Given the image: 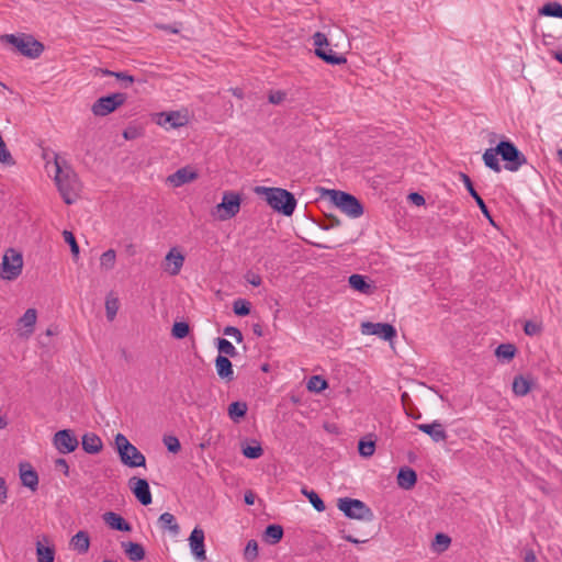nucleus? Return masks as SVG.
<instances>
[{"label":"nucleus","mask_w":562,"mask_h":562,"mask_svg":"<svg viewBox=\"0 0 562 562\" xmlns=\"http://www.w3.org/2000/svg\"><path fill=\"white\" fill-rule=\"evenodd\" d=\"M55 182L58 191L66 204H72L81 188L77 173L65 160L60 161L57 155H55Z\"/></svg>","instance_id":"nucleus-1"},{"label":"nucleus","mask_w":562,"mask_h":562,"mask_svg":"<svg viewBox=\"0 0 562 562\" xmlns=\"http://www.w3.org/2000/svg\"><path fill=\"white\" fill-rule=\"evenodd\" d=\"M256 192L263 193L267 203L277 212L291 216L296 206V199L293 193L281 188L257 187Z\"/></svg>","instance_id":"nucleus-2"},{"label":"nucleus","mask_w":562,"mask_h":562,"mask_svg":"<svg viewBox=\"0 0 562 562\" xmlns=\"http://www.w3.org/2000/svg\"><path fill=\"white\" fill-rule=\"evenodd\" d=\"M115 446L120 460L130 468L145 467V456L123 434L115 436Z\"/></svg>","instance_id":"nucleus-3"},{"label":"nucleus","mask_w":562,"mask_h":562,"mask_svg":"<svg viewBox=\"0 0 562 562\" xmlns=\"http://www.w3.org/2000/svg\"><path fill=\"white\" fill-rule=\"evenodd\" d=\"M3 40L13 45L23 56L35 59L44 52V45L30 34H7Z\"/></svg>","instance_id":"nucleus-4"},{"label":"nucleus","mask_w":562,"mask_h":562,"mask_svg":"<svg viewBox=\"0 0 562 562\" xmlns=\"http://www.w3.org/2000/svg\"><path fill=\"white\" fill-rule=\"evenodd\" d=\"M327 194L330 201L348 216L358 218L363 214V206L355 195L339 190H328Z\"/></svg>","instance_id":"nucleus-5"},{"label":"nucleus","mask_w":562,"mask_h":562,"mask_svg":"<svg viewBox=\"0 0 562 562\" xmlns=\"http://www.w3.org/2000/svg\"><path fill=\"white\" fill-rule=\"evenodd\" d=\"M497 153L505 161V169L508 171H517L521 166L527 164V158L510 140H501L497 144Z\"/></svg>","instance_id":"nucleus-6"},{"label":"nucleus","mask_w":562,"mask_h":562,"mask_svg":"<svg viewBox=\"0 0 562 562\" xmlns=\"http://www.w3.org/2000/svg\"><path fill=\"white\" fill-rule=\"evenodd\" d=\"M337 507L350 519L371 520L373 517L370 507L360 499L349 497L339 498Z\"/></svg>","instance_id":"nucleus-7"},{"label":"nucleus","mask_w":562,"mask_h":562,"mask_svg":"<svg viewBox=\"0 0 562 562\" xmlns=\"http://www.w3.org/2000/svg\"><path fill=\"white\" fill-rule=\"evenodd\" d=\"M313 44L315 46V55L330 65H341L347 61L346 57L336 54L327 40V36L322 32H316L313 36Z\"/></svg>","instance_id":"nucleus-8"},{"label":"nucleus","mask_w":562,"mask_h":562,"mask_svg":"<svg viewBox=\"0 0 562 562\" xmlns=\"http://www.w3.org/2000/svg\"><path fill=\"white\" fill-rule=\"evenodd\" d=\"M23 258L22 255L14 249H8L2 258L0 277L3 280H15L22 272Z\"/></svg>","instance_id":"nucleus-9"},{"label":"nucleus","mask_w":562,"mask_h":562,"mask_svg":"<svg viewBox=\"0 0 562 562\" xmlns=\"http://www.w3.org/2000/svg\"><path fill=\"white\" fill-rule=\"evenodd\" d=\"M126 101V94L122 92L112 93L99 98L91 106V111L95 116H105L114 112Z\"/></svg>","instance_id":"nucleus-10"},{"label":"nucleus","mask_w":562,"mask_h":562,"mask_svg":"<svg viewBox=\"0 0 562 562\" xmlns=\"http://www.w3.org/2000/svg\"><path fill=\"white\" fill-rule=\"evenodd\" d=\"M240 202L241 199L238 193L232 191L225 192L222 202L216 206L220 218L225 221L234 217L240 210Z\"/></svg>","instance_id":"nucleus-11"},{"label":"nucleus","mask_w":562,"mask_h":562,"mask_svg":"<svg viewBox=\"0 0 562 562\" xmlns=\"http://www.w3.org/2000/svg\"><path fill=\"white\" fill-rule=\"evenodd\" d=\"M361 333L363 335H375L387 341H391L396 336L395 327L387 323L363 322L361 324Z\"/></svg>","instance_id":"nucleus-12"},{"label":"nucleus","mask_w":562,"mask_h":562,"mask_svg":"<svg viewBox=\"0 0 562 562\" xmlns=\"http://www.w3.org/2000/svg\"><path fill=\"white\" fill-rule=\"evenodd\" d=\"M53 442L56 449L63 454L75 451L79 445L77 437L70 429H63L57 431L54 435Z\"/></svg>","instance_id":"nucleus-13"},{"label":"nucleus","mask_w":562,"mask_h":562,"mask_svg":"<svg viewBox=\"0 0 562 562\" xmlns=\"http://www.w3.org/2000/svg\"><path fill=\"white\" fill-rule=\"evenodd\" d=\"M128 486L142 505H149L153 501L149 484L145 479L131 477Z\"/></svg>","instance_id":"nucleus-14"},{"label":"nucleus","mask_w":562,"mask_h":562,"mask_svg":"<svg viewBox=\"0 0 562 562\" xmlns=\"http://www.w3.org/2000/svg\"><path fill=\"white\" fill-rule=\"evenodd\" d=\"M189 546L196 560L204 561L206 559L204 549V531L201 528L195 527L192 530L189 537Z\"/></svg>","instance_id":"nucleus-15"},{"label":"nucleus","mask_w":562,"mask_h":562,"mask_svg":"<svg viewBox=\"0 0 562 562\" xmlns=\"http://www.w3.org/2000/svg\"><path fill=\"white\" fill-rule=\"evenodd\" d=\"M187 116L178 111L160 112L157 114L156 123L160 126L177 128L186 125Z\"/></svg>","instance_id":"nucleus-16"},{"label":"nucleus","mask_w":562,"mask_h":562,"mask_svg":"<svg viewBox=\"0 0 562 562\" xmlns=\"http://www.w3.org/2000/svg\"><path fill=\"white\" fill-rule=\"evenodd\" d=\"M198 178V172L190 167H183L171 173L167 178V182L175 188H179L186 183L192 182Z\"/></svg>","instance_id":"nucleus-17"},{"label":"nucleus","mask_w":562,"mask_h":562,"mask_svg":"<svg viewBox=\"0 0 562 562\" xmlns=\"http://www.w3.org/2000/svg\"><path fill=\"white\" fill-rule=\"evenodd\" d=\"M184 262V256L177 250V248H171L169 252L165 257V266L164 269L170 276H177Z\"/></svg>","instance_id":"nucleus-18"},{"label":"nucleus","mask_w":562,"mask_h":562,"mask_svg":"<svg viewBox=\"0 0 562 562\" xmlns=\"http://www.w3.org/2000/svg\"><path fill=\"white\" fill-rule=\"evenodd\" d=\"M460 178H461L462 182L464 183L470 195L475 200V202H476L477 206L480 207L481 212L483 213V215L488 220V222L492 225H495L485 202L483 201V199L480 196V194L474 189L470 177L463 172H460Z\"/></svg>","instance_id":"nucleus-19"},{"label":"nucleus","mask_w":562,"mask_h":562,"mask_svg":"<svg viewBox=\"0 0 562 562\" xmlns=\"http://www.w3.org/2000/svg\"><path fill=\"white\" fill-rule=\"evenodd\" d=\"M417 428L424 434H427L435 442H441L447 439V432L443 425L438 420H435L431 424H418Z\"/></svg>","instance_id":"nucleus-20"},{"label":"nucleus","mask_w":562,"mask_h":562,"mask_svg":"<svg viewBox=\"0 0 562 562\" xmlns=\"http://www.w3.org/2000/svg\"><path fill=\"white\" fill-rule=\"evenodd\" d=\"M102 519L111 529L117 531L130 532L132 526L121 515L114 512H106L102 515Z\"/></svg>","instance_id":"nucleus-21"},{"label":"nucleus","mask_w":562,"mask_h":562,"mask_svg":"<svg viewBox=\"0 0 562 562\" xmlns=\"http://www.w3.org/2000/svg\"><path fill=\"white\" fill-rule=\"evenodd\" d=\"M20 479L24 486L35 491L38 485V475L29 463L20 464Z\"/></svg>","instance_id":"nucleus-22"},{"label":"nucleus","mask_w":562,"mask_h":562,"mask_svg":"<svg viewBox=\"0 0 562 562\" xmlns=\"http://www.w3.org/2000/svg\"><path fill=\"white\" fill-rule=\"evenodd\" d=\"M215 369H216L217 375L221 379L226 380L227 382H229L234 379L233 364L226 356L218 355L216 357Z\"/></svg>","instance_id":"nucleus-23"},{"label":"nucleus","mask_w":562,"mask_h":562,"mask_svg":"<svg viewBox=\"0 0 562 562\" xmlns=\"http://www.w3.org/2000/svg\"><path fill=\"white\" fill-rule=\"evenodd\" d=\"M416 482L417 474L413 469L408 467H403L400 469L397 474V484L400 487L404 490H411L415 486Z\"/></svg>","instance_id":"nucleus-24"},{"label":"nucleus","mask_w":562,"mask_h":562,"mask_svg":"<svg viewBox=\"0 0 562 562\" xmlns=\"http://www.w3.org/2000/svg\"><path fill=\"white\" fill-rule=\"evenodd\" d=\"M70 547L79 554H85L90 548V537L87 531L80 530L70 539Z\"/></svg>","instance_id":"nucleus-25"},{"label":"nucleus","mask_w":562,"mask_h":562,"mask_svg":"<svg viewBox=\"0 0 562 562\" xmlns=\"http://www.w3.org/2000/svg\"><path fill=\"white\" fill-rule=\"evenodd\" d=\"M81 445L85 452L90 454H95L103 448L100 437L92 432H88L82 436Z\"/></svg>","instance_id":"nucleus-26"},{"label":"nucleus","mask_w":562,"mask_h":562,"mask_svg":"<svg viewBox=\"0 0 562 562\" xmlns=\"http://www.w3.org/2000/svg\"><path fill=\"white\" fill-rule=\"evenodd\" d=\"M158 527L162 531H169L172 536H178L180 526L178 525L175 516L170 513H164L158 518Z\"/></svg>","instance_id":"nucleus-27"},{"label":"nucleus","mask_w":562,"mask_h":562,"mask_svg":"<svg viewBox=\"0 0 562 562\" xmlns=\"http://www.w3.org/2000/svg\"><path fill=\"white\" fill-rule=\"evenodd\" d=\"M122 548L127 558L133 562L142 561L145 558V549L137 542H122Z\"/></svg>","instance_id":"nucleus-28"},{"label":"nucleus","mask_w":562,"mask_h":562,"mask_svg":"<svg viewBox=\"0 0 562 562\" xmlns=\"http://www.w3.org/2000/svg\"><path fill=\"white\" fill-rule=\"evenodd\" d=\"M348 282L353 290L363 294H370L374 289V286L368 283L366 278L361 274H351Z\"/></svg>","instance_id":"nucleus-29"},{"label":"nucleus","mask_w":562,"mask_h":562,"mask_svg":"<svg viewBox=\"0 0 562 562\" xmlns=\"http://www.w3.org/2000/svg\"><path fill=\"white\" fill-rule=\"evenodd\" d=\"M496 150H497V146L494 148H487L484 151L482 158L487 168L492 169L495 172H501L502 167H501L498 158H497L499 153H497Z\"/></svg>","instance_id":"nucleus-30"},{"label":"nucleus","mask_w":562,"mask_h":562,"mask_svg":"<svg viewBox=\"0 0 562 562\" xmlns=\"http://www.w3.org/2000/svg\"><path fill=\"white\" fill-rule=\"evenodd\" d=\"M248 411V406L245 402H233L228 406L229 418L238 423L240 418L245 417Z\"/></svg>","instance_id":"nucleus-31"},{"label":"nucleus","mask_w":562,"mask_h":562,"mask_svg":"<svg viewBox=\"0 0 562 562\" xmlns=\"http://www.w3.org/2000/svg\"><path fill=\"white\" fill-rule=\"evenodd\" d=\"M265 540L270 544L278 543L283 537V528L280 525H269L265 530Z\"/></svg>","instance_id":"nucleus-32"},{"label":"nucleus","mask_w":562,"mask_h":562,"mask_svg":"<svg viewBox=\"0 0 562 562\" xmlns=\"http://www.w3.org/2000/svg\"><path fill=\"white\" fill-rule=\"evenodd\" d=\"M37 313L35 308H29L25 311L23 316L19 319V324L26 329V336L33 333L34 325L36 323Z\"/></svg>","instance_id":"nucleus-33"},{"label":"nucleus","mask_w":562,"mask_h":562,"mask_svg":"<svg viewBox=\"0 0 562 562\" xmlns=\"http://www.w3.org/2000/svg\"><path fill=\"white\" fill-rule=\"evenodd\" d=\"M530 391V381L522 375H517L513 381V392L517 396H525Z\"/></svg>","instance_id":"nucleus-34"},{"label":"nucleus","mask_w":562,"mask_h":562,"mask_svg":"<svg viewBox=\"0 0 562 562\" xmlns=\"http://www.w3.org/2000/svg\"><path fill=\"white\" fill-rule=\"evenodd\" d=\"M539 14L562 19V4L559 2H548L539 9Z\"/></svg>","instance_id":"nucleus-35"},{"label":"nucleus","mask_w":562,"mask_h":562,"mask_svg":"<svg viewBox=\"0 0 562 562\" xmlns=\"http://www.w3.org/2000/svg\"><path fill=\"white\" fill-rule=\"evenodd\" d=\"M37 562H54L55 549L52 547H45L41 542L36 544Z\"/></svg>","instance_id":"nucleus-36"},{"label":"nucleus","mask_w":562,"mask_h":562,"mask_svg":"<svg viewBox=\"0 0 562 562\" xmlns=\"http://www.w3.org/2000/svg\"><path fill=\"white\" fill-rule=\"evenodd\" d=\"M119 307H120L119 299L113 296L112 293H110L105 300V313H106L108 321L112 322L115 318Z\"/></svg>","instance_id":"nucleus-37"},{"label":"nucleus","mask_w":562,"mask_h":562,"mask_svg":"<svg viewBox=\"0 0 562 562\" xmlns=\"http://www.w3.org/2000/svg\"><path fill=\"white\" fill-rule=\"evenodd\" d=\"M116 252L113 249L104 251L100 257V267L104 270H112L115 266Z\"/></svg>","instance_id":"nucleus-38"},{"label":"nucleus","mask_w":562,"mask_h":562,"mask_svg":"<svg viewBox=\"0 0 562 562\" xmlns=\"http://www.w3.org/2000/svg\"><path fill=\"white\" fill-rule=\"evenodd\" d=\"M302 494L308 498L310 503L317 512L322 513L325 510V504L316 492L310 491L304 487L302 490Z\"/></svg>","instance_id":"nucleus-39"},{"label":"nucleus","mask_w":562,"mask_h":562,"mask_svg":"<svg viewBox=\"0 0 562 562\" xmlns=\"http://www.w3.org/2000/svg\"><path fill=\"white\" fill-rule=\"evenodd\" d=\"M217 349H218L220 355H223V356L225 355L227 358L228 357L234 358L237 356L236 348L233 346V344L231 341H228L225 338H217Z\"/></svg>","instance_id":"nucleus-40"},{"label":"nucleus","mask_w":562,"mask_h":562,"mask_svg":"<svg viewBox=\"0 0 562 562\" xmlns=\"http://www.w3.org/2000/svg\"><path fill=\"white\" fill-rule=\"evenodd\" d=\"M358 451H359V454L363 458H370L373 456L374 451H375V441L370 439V440H366V439H361L359 440L358 442Z\"/></svg>","instance_id":"nucleus-41"},{"label":"nucleus","mask_w":562,"mask_h":562,"mask_svg":"<svg viewBox=\"0 0 562 562\" xmlns=\"http://www.w3.org/2000/svg\"><path fill=\"white\" fill-rule=\"evenodd\" d=\"M515 353L516 347L513 344H501L495 350V355L498 358H504L507 360L513 359Z\"/></svg>","instance_id":"nucleus-42"},{"label":"nucleus","mask_w":562,"mask_h":562,"mask_svg":"<svg viewBox=\"0 0 562 562\" xmlns=\"http://www.w3.org/2000/svg\"><path fill=\"white\" fill-rule=\"evenodd\" d=\"M327 386V381L321 375H313L307 382V390L312 392H322Z\"/></svg>","instance_id":"nucleus-43"},{"label":"nucleus","mask_w":562,"mask_h":562,"mask_svg":"<svg viewBox=\"0 0 562 562\" xmlns=\"http://www.w3.org/2000/svg\"><path fill=\"white\" fill-rule=\"evenodd\" d=\"M63 237L65 243L69 245L74 259L77 260L79 257V246L77 244L75 235L69 231H64Z\"/></svg>","instance_id":"nucleus-44"},{"label":"nucleus","mask_w":562,"mask_h":562,"mask_svg":"<svg viewBox=\"0 0 562 562\" xmlns=\"http://www.w3.org/2000/svg\"><path fill=\"white\" fill-rule=\"evenodd\" d=\"M244 558L248 562H254L258 558V543L256 540H249L244 550Z\"/></svg>","instance_id":"nucleus-45"},{"label":"nucleus","mask_w":562,"mask_h":562,"mask_svg":"<svg viewBox=\"0 0 562 562\" xmlns=\"http://www.w3.org/2000/svg\"><path fill=\"white\" fill-rule=\"evenodd\" d=\"M190 327L184 322H176L172 326L171 334L175 338L182 339L189 335Z\"/></svg>","instance_id":"nucleus-46"},{"label":"nucleus","mask_w":562,"mask_h":562,"mask_svg":"<svg viewBox=\"0 0 562 562\" xmlns=\"http://www.w3.org/2000/svg\"><path fill=\"white\" fill-rule=\"evenodd\" d=\"M233 311L238 316H246L250 313V303L246 300L238 299L233 304Z\"/></svg>","instance_id":"nucleus-47"},{"label":"nucleus","mask_w":562,"mask_h":562,"mask_svg":"<svg viewBox=\"0 0 562 562\" xmlns=\"http://www.w3.org/2000/svg\"><path fill=\"white\" fill-rule=\"evenodd\" d=\"M241 452L248 459H258L263 454V449L260 443H256L255 446L243 447Z\"/></svg>","instance_id":"nucleus-48"},{"label":"nucleus","mask_w":562,"mask_h":562,"mask_svg":"<svg viewBox=\"0 0 562 562\" xmlns=\"http://www.w3.org/2000/svg\"><path fill=\"white\" fill-rule=\"evenodd\" d=\"M451 543V539L449 536L445 535V533H437L435 536V541H434V546H436V550L439 551V552H442L445 550L448 549V547L450 546Z\"/></svg>","instance_id":"nucleus-49"},{"label":"nucleus","mask_w":562,"mask_h":562,"mask_svg":"<svg viewBox=\"0 0 562 562\" xmlns=\"http://www.w3.org/2000/svg\"><path fill=\"white\" fill-rule=\"evenodd\" d=\"M162 441L169 452L177 453L181 449L180 441L176 436H165Z\"/></svg>","instance_id":"nucleus-50"},{"label":"nucleus","mask_w":562,"mask_h":562,"mask_svg":"<svg viewBox=\"0 0 562 562\" xmlns=\"http://www.w3.org/2000/svg\"><path fill=\"white\" fill-rule=\"evenodd\" d=\"M0 162L8 165V166H13L15 164V161H14L11 153L8 150L4 142H2L0 144Z\"/></svg>","instance_id":"nucleus-51"},{"label":"nucleus","mask_w":562,"mask_h":562,"mask_svg":"<svg viewBox=\"0 0 562 562\" xmlns=\"http://www.w3.org/2000/svg\"><path fill=\"white\" fill-rule=\"evenodd\" d=\"M524 331L528 336H536L541 333V326L532 321H527L524 326Z\"/></svg>","instance_id":"nucleus-52"},{"label":"nucleus","mask_w":562,"mask_h":562,"mask_svg":"<svg viewBox=\"0 0 562 562\" xmlns=\"http://www.w3.org/2000/svg\"><path fill=\"white\" fill-rule=\"evenodd\" d=\"M223 334L233 337L237 342L243 341V334L237 327L226 326L223 330Z\"/></svg>","instance_id":"nucleus-53"},{"label":"nucleus","mask_w":562,"mask_h":562,"mask_svg":"<svg viewBox=\"0 0 562 562\" xmlns=\"http://www.w3.org/2000/svg\"><path fill=\"white\" fill-rule=\"evenodd\" d=\"M115 78L117 80H121L124 83L125 88L134 82V77L123 71H117L115 74Z\"/></svg>","instance_id":"nucleus-54"},{"label":"nucleus","mask_w":562,"mask_h":562,"mask_svg":"<svg viewBox=\"0 0 562 562\" xmlns=\"http://www.w3.org/2000/svg\"><path fill=\"white\" fill-rule=\"evenodd\" d=\"M285 98V93L282 91H274L269 94V102L272 104H280Z\"/></svg>","instance_id":"nucleus-55"},{"label":"nucleus","mask_w":562,"mask_h":562,"mask_svg":"<svg viewBox=\"0 0 562 562\" xmlns=\"http://www.w3.org/2000/svg\"><path fill=\"white\" fill-rule=\"evenodd\" d=\"M340 220L334 215L327 216L326 223L323 225L324 229H331L334 227H338L340 225Z\"/></svg>","instance_id":"nucleus-56"},{"label":"nucleus","mask_w":562,"mask_h":562,"mask_svg":"<svg viewBox=\"0 0 562 562\" xmlns=\"http://www.w3.org/2000/svg\"><path fill=\"white\" fill-rule=\"evenodd\" d=\"M246 280L254 286H259L261 284V277L255 272H248L246 274Z\"/></svg>","instance_id":"nucleus-57"},{"label":"nucleus","mask_w":562,"mask_h":562,"mask_svg":"<svg viewBox=\"0 0 562 562\" xmlns=\"http://www.w3.org/2000/svg\"><path fill=\"white\" fill-rule=\"evenodd\" d=\"M408 199H409V201H411L413 204H415V205H417V206H420V205H424V204H425V198H424L422 194L417 193V192H413V193H411V194L408 195Z\"/></svg>","instance_id":"nucleus-58"},{"label":"nucleus","mask_w":562,"mask_h":562,"mask_svg":"<svg viewBox=\"0 0 562 562\" xmlns=\"http://www.w3.org/2000/svg\"><path fill=\"white\" fill-rule=\"evenodd\" d=\"M55 467L64 471L65 475H68L69 467L65 459L59 458L55 461Z\"/></svg>","instance_id":"nucleus-59"},{"label":"nucleus","mask_w":562,"mask_h":562,"mask_svg":"<svg viewBox=\"0 0 562 562\" xmlns=\"http://www.w3.org/2000/svg\"><path fill=\"white\" fill-rule=\"evenodd\" d=\"M7 499V485L3 477H0V503H4Z\"/></svg>","instance_id":"nucleus-60"},{"label":"nucleus","mask_w":562,"mask_h":562,"mask_svg":"<svg viewBox=\"0 0 562 562\" xmlns=\"http://www.w3.org/2000/svg\"><path fill=\"white\" fill-rule=\"evenodd\" d=\"M524 561L525 562H536L537 561V558H536V554H535L533 550H527L525 552Z\"/></svg>","instance_id":"nucleus-61"},{"label":"nucleus","mask_w":562,"mask_h":562,"mask_svg":"<svg viewBox=\"0 0 562 562\" xmlns=\"http://www.w3.org/2000/svg\"><path fill=\"white\" fill-rule=\"evenodd\" d=\"M244 501L247 505H254L255 503V494L252 492H246L244 496Z\"/></svg>","instance_id":"nucleus-62"},{"label":"nucleus","mask_w":562,"mask_h":562,"mask_svg":"<svg viewBox=\"0 0 562 562\" xmlns=\"http://www.w3.org/2000/svg\"><path fill=\"white\" fill-rule=\"evenodd\" d=\"M401 400H402V403H403V406L405 408V411H408L411 409L408 407L409 403H411V397L407 393H403L402 396H401Z\"/></svg>","instance_id":"nucleus-63"},{"label":"nucleus","mask_w":562,"mask_h":562,"mask_svg":"<svg viewBox=\"0 0 562 562\" xmlns=\"http://www.w3.org/2000/svg\"><path fill=\"white\" fill-rule=\"evenodd\" d=\"M252 331L256 336L261 337L263 335V330L260 324L252 325Z\"/></svg>","instance_id":"nucleus-64"}]
</instances>
